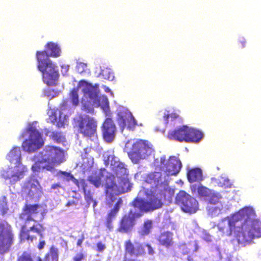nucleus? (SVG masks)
Here are the masks:
<instances>
[{
    "mask_svg": "<svg viewBox=\"0 0 261 261\" xmlns=\"http://www.w3.org/2000/svg\"><path fill=\"white\" fill-rule=\"evenodd\" d=\"M110 89H109V88H108V87H106V89H105V91H106V92L109 91H110Z\"/></svg>",
    "mask_w": 261,
    "mask_h": 261,
    "instance_id": "55",
    "label": "nucleus"
},
{
    "mask_svg": "<svg viewBox=\"0 0 261 261\" xmlns=\"http://www.w3.org/2000/svg\"><path fill=\"white\" fill-rule=\"evenodd\" d=\"M85 258V255L83 253H77L72 258L73 261H82Z\"/></svg>",
    "mask_w": 261,
    "mask_h": 261,
    "instance_id": "47",
    "label": "nucleus"
},
{
    "mask_svg": "<svg viewBox=\"0 0 261 261\" xmlns=\"http://www.w3.org/2000/svg\"><path fill=\"white\" fill-rule=\"evenodd\" d=\"M221 198V196L220 194H214L211 196L209 202L212 204H216L219 202Z\"/></svg>",
    "mask_w": 261,
    "mask_h": 261,
    "instance_id": "45",
    "label": "nucleus"
},
{
    "mask_svg": "<svg viewBox=\"0 0 261 261\" xmlns=\"http://www.w3.org/2000/svg\"><path fill=\"white\" fill-rule=\"evenodd\" d=\"M131 205L134 207L139 208L140 212L146 213L152 211L149 200L144 199L136 198L132 201Z\"/></svg>",
    "mask_w": 261,
    "mask_h": 261,
    "instance_id": "25",
    "label": "nucleus"
},
{
    "mask_svg": "<svg viewBox=\"0 0 261 261\" xmlns=\"http://www.w3.org/2000/svg\"><path fill=\"white\" fill-rule=\"evenodd\" d=\"M178 117V115L174 113L170 112L169 111L165 112L163 118L164 120L166 123H168L169 119L170 118L171 120H174V119L177 118Z\"/></svg>",
    "mask_w": 261,
    "mask_h": 261,
    "instance_id": "43",
    "label": "nucleus"
},
{
    "mask_svg": "<svg viewBox=\"0 0 261 261\" xmlns=\"http://www.w3.org/2000/svg\"><path fill=\"white\" fill-rule=\"evenodd\" d=\"M161 180V174L160 172H153L148 174L145 181L149 184L158 185Z\"/></svg>",
    "mask_w": 261,
    "mask_h": 261,
    "instance_id": "29",
    "label": "nucleus"
},
{
    "mask_svg": "<svg viewBox=\"0 0 261 261\" xmlns=\"http://www.w3.org/2000/svg\"><path fill=\"white\" fill-rule=\"evenodd\" d=\"M7 159L11 163L16 164L17 169L16 171H14L12 168L3 170L1 175L5 179H9L10 184H14L23 178L27 171L26 167L20 165L21 151L19 147H13L8 154Z\"/></svg>",
    "mask_w": 261,
    "mask_h": 261,
    "instance_id": "5",
    "label": "nucleus"
},
{
    "mask_svg": "<svg viewBox=\"0 0 261 261\" xmlns=\"http://www.w3.org/2000/svg\"><path fill=\"white\" fill-rule=\"evenodd\" d=\"M181 208L190 214L196 213L199 208L198 202L185 191H180Z\"/></svg>",
    "mask_w": 261,
    "mask_h": 261,
    "instance_id": "15",
    "label": "nucleus"
},
{
    "mask_svg": "<svg viewBox=\"0 0 261 261\" xmlns=\"http://www.w3.org/2000/svg\"><path fill=\"white\" fill-rule=\"evenodd\" d=\"M203 137V134L200 130L187 125L180 127V142L185 141L186 142H198Z\"/></svg>",
    "mask_w": 261,
    "mask_h": 261,
    "instance_id": "16",
    "label": "nucleus"
},
{
    "mask_svg": "<svg viewBox=\"0 0 261 261\" xmlns=\"http://www.w3.org/2000/svg\"><path fill=\"white\" fill-rule=\"evenodd\" d=\"M168 138L170 140L179 141V128H177L174 130H169L168 133Z\"/></svg>",
    "mask_w": 261,
    "mask_h": 261,
    "instance_id": "40",
    "label": "nucleus"
},
{
    "mask_svg": "<svg viewBox=\"0 0 261 261\" xmlns=\"http://www.w3.org/2000/svg\"><path fill=\"white\" fill-rule=\"evenodd\" d=\"M50 137L52 140L58 143H61L65 140V137L61 132H53Z\"/></svg>",
    "mask_w": 261,
    "mask_h": 261,
    "instance_id": "35",
    "label": "nucleus"
},
{
    "mask_svg": "<svg viewBox=\"0 0 261 261\" xmlns=\"http://www.w3.org/2000/svg\"><path fill=\"white\" fill-rule=\"evenodd\" d=\"M117 121L122 132L125 128L129 130H134L136 126H142L138 124L132 113L126 111H121L117 113Z\"/></svg>",
    "mask_w": 261,
    "mask_h": 261,
    "instance_id": "12",
    "label": "nucleus"
},
{
    "mask_svg": "<svg viewBox=\"0 0 261 261\" xmlns=\"http://www.w3.org/2000/svg\"><path fill=\"white\" fill-rule=\"evenodd\" d=\"M71 181L79 188H81L83 190L87 187V184L86 182V180L84 179H81L80 180H78L75 178L74 176L71 179Z\"/></svg>",
    "mask_w": 261,
    "mask_h": 261,
    "instance_id": "42",
    "label": "nucleus"
},
{
    "mask_svg": "<svg viewBox=\"0 0 261 261\" xmlns=\"http://www.w3.org/2000/svg\"><path fill=\"white\" fill-rule=\"evenodd\" d=\"M78 87L82 88V91L85 96H88L93 100H95L98 96V85L94 86L85 80H81L78 83Z\"/></svg>",
    "mask_w": 261,
    "mask_h": 261,
    "instance_id": "18",
    "label": "nucleus"
},
{
    "mask_svg": "<svg viewBox=\"0 0 261 261\" xmlns=\"http://www.w3.org/2000/svg\"><path fill=\"white\" fill-rule=\"evenodd\" d=\"M123 261H140L139 260L133 258H124Z\"/></svg>",
    "mask_w": 261,
    "mask_h": 261,
    "instance_id": "53",
    "label": "nucleus"
},
{
    "mask_svg": "<svg viewBox=\"0 0 261 261\" xmlns=\"http://www.w3.org/2000/svg\"><path fill=\"white\" fill-rule=\"evenodd\" d=\"M146 195L152 211L162 207L163 205L162 198L165 197L164 192L161 191L156 193L155 192H151L150 193L147 194Z\"/></svg>",
    "mask_w": 261,
    "mask_h": 261,
    "instance_id": "21",
    "label": "nucleus"
},
{
    "mask_svg": "<svg viewBox=\"0 0 261 261\" xmlns=\"http://www.w3.org/2000/svg\"><path fill=\"white\" fill-rule=\"evenodd\" d=\"M64 150L61 148L47 145L39 152V158L32 166L34 172L46 170L50 172L55 171V165L64 161Z\"/></svg>",
    "mask_w": 261,
    "mask_h": 261,
    "instance_id": "4",
    "label": "nucleus"
},
{
    "mask_svg": "<svg viewBox=\"0 0 261 261\" xmlns=\"http://www.w3.org/2000/svg\"><path fill=\"white\" fill-rule=\"evenodd\" d=\"M187 176L190 183L200 182L203 179L202 171L198 167L188 169Z\"/></svg>",
    "mask_w": 261,
    "mask_h": 261,
    "instance_id": "23",
    "label": "nucleus"
},
{
    "mask_svg": "<svg viewBox=\"0 0 261 261\" xmlns=\"http://www.w3.org/2000/svg\"><path fill=\"white\" fill-rule=\"evenodd\" d=\"M74 127L84 137L90 138L96 133L97 123L93 117L86 114H80L74 119Z\"/></svg>",
    "mask_w": 261,
    "mask_h": 261,
    "instance_id": "6",
    "label": "nucleus"
},
{
    "mask_svg": "<svg viewBox=\"0 0 261 261\" xmlns=\"http://www.w3.org/2000/svg\"><path fill=\"white\" fill-rule=\"evenodd\" d=\"M197 192L200 197H206L211 195L210 190L203 186H198Z\"/></svg>",
    "mask_w": 261,
    "mask_h": 261,
    "instance_id": "38",
    "label": "nucleus"
},
{
    "mask_svg": "<svg viewBox=\"0 0 261 261\" xmlns=\"http://www.w3.org/2000/svg\"><path fill=\"white\" fill-rule=\"evenodd\" d=\"M93 105L95 107H100L105 112H107L109 109L108 99L105 95L97 96L96 98L93 100Z\"/></svg>",
    "mask_w": 261,
    "mask_h": 261,
    "instance_id": "27",
    "label": "nucleus"
},
{
    "mask_svg": "<svg viewBox=\"0 0 261 261\" xmlns=\"http://www.w3.org/2000/svg\"><path fill=\"white\" fill-rule=\"evenodd\" d=\"M102 174L94 173L88 176V180L96 188H99L102 184Z\"/></svg>",
    "mask_w": 261,
    "mask_h": 261,
    "instance_id": "30",
    "label": "nucleus"
},
{
    "mask_svg": "<svg viewBox=\"0 0 261 261\" xmlns=\"http://www.w3.org/2000/svg\"><path fill=\"white\" fill-rule=\"evenodd\" d=\"M97 251L98 252H102L106 248V246L101 242H99L96 244Z\"/></svg>",
    "mask_w": 261,
    "mask_h": 261,
    "instance_id": "48",
    "label": "nucleus"
},
{
    "mask_svg": "<svg viewBox=\"0 0 261 261\" xmlns=\"http://www.w3.org/2000/svg\"><path fill=\"white\" fill-rule=\"evenodd\" d=\"M180 168L181 167V164L180 163Z\"/></svg>",
    "mask_w": 261,
    "mask_h": 261,
    "instance_id": "57",
    "label": "nucleus"
},
{
    "mask_svg": "<svg viewBox=\"0 0 261 261\" xmlns=\"http://www.w3.org/2000/svg\"><path fill=\"white\" fill-rule=\"evenodd\" d=\"M21 137L23 138L24 137V135L23 134H22Z\"/></svg>",
    "mask_w": 261,
    "mask_h": 261,
    "instance_id": "56",
    "label": "nucleus"
},
{
    "mask_svg": "<svg viewBox=\"0 0 261 261\" xmlns=\"http://www.w3.org/2000/svg\"><path fill=\"white\" fill-rule=\"evenodd\" d=\"M152 149L147 141L139 140L134 143L128 155L132 161L137 163L141 159H144L151 154Z\"/></svg>",
    "mask_w": 261,
    "mask_h": 261,
    "instance_id": "10",
    "label": "nucleus"
},
{
    "mask_svg": "<svg viewBox=\"0 0 261 261\" xmlns=\"http://www.w3.org/2000/svg\"><path fill=\"white\" fill-rule=\"evenodd\" d=\"M102 134L103 139L108 143L114 140L116 132V125L111 118H107L101 126Z\"/></svg>",
    "mask_w": 261,
    "mask_h": 261,
    "instance_id": "17",
    "label": "nucleus"
},
{
    "mask_svg": "<svg viewBox=\"0 0 261 261\" xmlns=\"http://www.w3.org/2000/svg\"><path fill=\"white\" fill-rule=\"evenodd\" d=\"M58 94L57 91L54 89L48 88L44 89L42 92V97H48L50 99L56 97Z\"/></svg>",
    "mask_w": 261,
    "mask_h": 261,
    "instance_id": "36",
    "label": "nucleus"
},
{
    "mask_svg": "<svg viewBox=\"0 0 261 261\" xmlns=\"http://www.w3.org/2000/svg\"><path fill=\"white\" fill-rule=\"evenodd\" d=\"M173 234L172 232L167 231L161 233L157 238L160 245L166 248H169L173 246Z\"/></svg>",
    "mask_w": 261,
    "mask_h": 261,
    "instance_id": "22",
    "label": "nucleus"
},
{
    "mask_svg": "<svg viewBox=\"0 0 261 261\" xmlns=\"http://www.w3.org/2000/svg\"><path fill=\"white\" fill-rule=\"evenodd\" d=\"M16 261H34V260L31 253L23 251L21 255L17 257Z\"/></svg>",
    "mask_w": 261,
    "mask_h": 261,
    "instance_id": "37",
    "label": "nucleus"
},
{
    "mask_svg": "<svg viewBox=\"0 0 261 261\" xmlns=\"http://www.w3.org/2000/svg\"><path fill=\"white\" fill-rule=\"evenodd\" d=\"M124 251L126 255L130 256L139 257L145 254L144 247L148 249V253L149 255H153L154 251L151 245L146 244L144 245L139 242L134 244L130 240H126L124 243Z\"/></svg>",
    "mask_w": 261,
    "mask_h": 261,
    "instance_id": "11",
    "label": "nucleus"
},
{
    "mask_svg": "<svg viewBox=\"0 0 261 261\" xmlns=\"http://www.w3.org/2000/svg\"><path fill=\"white\" fill-rule=\"evenodd\" d=\"M93 106V103L91 104L90 102H83L82 110L87 113L94 114V109Z\"/></svg>",
    "mask_w": 261,
    "mask_h": 261,
    "instance_id": "39",
    "label": "nucleus"
},
{
    "mask_svg": "<svg viewBox=\"0 0 261 261\" xmlns=\"http://www.w3.org/2000/svg\"><path fill=\"white\" fill-rule=\"evenodd\" d=\"M29 134V138L25 139L22 143L23 150L28 152H33L40 149L44 144L41 134L33 126L27 129Z\"/></svg>",
    "mask_w": 261,
    "mask_h": 261,
    "instance_id": "8",
    "label": "nucleus"
},
{
    "mask_svg": "<svg viewBox=\"0 0 261 261\" xmlns=\"http://www.w3.org/2000/svg\"><path fill=\"white\" fill-rule=\"evenodd\" d=\"M253 215L251 210L248 208H244L228 218V225L229 229L231 231L236 227L237 223L240 222L242 225V230H244V225L246 224L250 219V217Z\"/></svg>",
    "mask_w": 261,
    "mask_h": 261,
    "instance_id": "14",
    "label": "nucleus"
},
{
    "mask_svg": "<svg viewBox=\"0 0 261 261\" xmlns=\"http://www.w3.org/2000/svg\"><path fill=\"white\" fill-rule=\"evenodd\" d=\"M85 239V237L83 234H82L81 238L77 240L76 245L78 247H81L82 244Z\"/></svg>",
    "mask_w": 261,
    "mask_h": 261,
    "instance_id": "50",
    "label": "nucleus"
},
{
    "mask_svg": "<svg viewBox=\"0 0 261 261\" xmlns=\"http://www.w3.org/2000/svg\"><path fill=\"white\" fill-rule=\"evenodd\" d=\"M61 187V186L60 183H56V184H54L51 185V189H56L60 188Z\"/></svg>",
    "mask_w": 261,
    "mask_h": 261,
    "instance_id": "52",
    "label": "nucleus"
},
{
    "mask_svg": "<svg viewBox=\"0 0 261 261\" xmlns=\"http://www.w3.org/2000/svg\"><path fill=\"white\" fill-rule=\"evenodd\" d=\"M152 223L151 220H147L145 221L140 231V235L143 236L148 235L150 232L152 228Z\"/></svg>",
    "mask_w": 261,
    "mask_h": 261,
    "instance_id": "32",
    "label": "nucleus"
},
{
    "mask_svg": "<svg viewBox=\"0 0 261 261\" xmlns=\"http://www.w3.org/2000/svg\"><path fill=\"white\" fill-rule=\"evenodd\" d=\"M142 215L141 213H136L132 210L129 211L127 214L124 215L119 222L118 231L123 233H128L132 230L136 218Z\"/></svg>",
    "mask_w": 261,
    "mask_h": 261,
    "instance_id": "13",
    "label": "nucleus"
},
{
    "mask_svg": "<svg viewBox=\"0 0 261 261\" xmlns=\"http://www.w3.org/2000/svg\"><path fill=\"white\" fill-rule=\"evenodd\" d=\"M77 204V201H75L74 200H70L68 201L67 203L66 204V205L67 206H69L71 205H76Z\"/></svg>",
    "mask_w": 261,
    "mask_h": 261,
    "instance_id": "51",
    "label": "nucleus"
},
{
    "mask_svg": "<svg viewBox=\"0 0 261 261\" xmlns=\"http://www.w3.org/2000/svg\"><path fill=\"white\" fill-rule=\"evenodd\" d=\"M177 161L174 157H170L166 165V170L169 174H173L177 172L176 163Z\"/></svg>",
    "mask_w": 261,
    "mask_h": 261,
    "instance_id": "31",
    "label": "nucleus"
},
{
    "mask_svg": "<svg viewBox=\"0 0 261 261\" xmlns=\"http://www.w3.org/2000/svg\"><path fill=\"white\" fill-rule=\"evenodd\" d=\"M122 199L121 198H118L113 208L110 211L106 216L105 224L107 228L110 230L113 228V221L115 219L116 215L122 205Z\"/></svg>",
    "mask_w": 261,
    "mask_h": 261,
    "instance_id": "19",
    "label": "nucleus"
},
{
    "mask_svg": "<svg viewBox=\"0 0 261 261\" xmlns=\"http://www.w3.org/2000/svg\"><path fill=\"white\" fill-rule=\"evenodd\" d=\"M100 74L102 76L103 79L109 81H112L114 78L113 73L108 68L102 69L100 71Z\"/></svg>",
    "mask_w": 261,
    "mask_h": 261,
    "instance_id": "41",
    "label": "nucleus"
},
{
    "mask_svg": "<svg viewBox=\"0 0 261 261\" xmlns=\"http://www.w3.org/2000/svg\"><path fill=\"white\" fill-rule=\"evenodd\" d=\"M59 173L62 175H63L65 178V179L69 181L70 180H71V179L73 178V175L71 174V173L70 172H66V171H60L59 172Z\"/></svg>",
    "mask_w": 261,
    "mask_h": 261,
    "instance_id": "46",
    "label": "nucleus"
},
{
    "mask_svg": "<svg viewBox=\"0 0 261 261\" xmlns=\"http://www.w3.org/2000/svg\"><path fill=\"white\" fill-rule=\"evenodd\" d=\"M243 227L244 230L238 231L236 236L239 243H244L254 238L261 237V221L248 219Z\"/></svg>",
    "mask_w": 261,
    "mask_h": 261,
    "instance_id": "7",
    "label": "nucleus"
},
{
    "mask_svg": "<svg viewBox=\"0 0 261 261\" xmlns=\"http://www.w3.org/2000/svg\"><path fill=\"white\" fill-rule=\"evenodd\" d=\"M57 126L58 127H61L64 126V123L63 122H58L57 124Z\"/></svg>",
    "mask_w": 261,
    "mask_h": 261,
    "instance_id": "54",
    "label": "nucleus"
},
{
    "mask_svg": "<svg viewBox=\"0 0 261 261\" xmlns=\"http://www.w3.org/2000/svg\"><path fill=\"white\" fill-rule=\"evenodd\" d=\"M14 240V236L11 225L5 221L0 222V254L8 252Z\"/></svg>",
    "mask_w": 261,
    "mask_h": 261,
    "instance_id": "9",
    "label": "nucleus"
},
{
    "mask_svg": "<svg viewBox=\"0 0 261 261\" xmlns=\"http://www.w3.org/2000/svg\"><path fill=\"white\" fill-rule=\"evenodd\" d=\"M246 44V40L244 38H240L238 41V45L239 47L243 48L245 47Z\"/></svg>",
    "mask_w": 261,
    "mask_h": 261,
    "instance_id": "49",
    "label": "nucleus"
},
{
    "mask_svg": "<svg viewBox=\"0 0 261 261\" xmlns=\"http://www.w3.org/2000/svg\"><path fill=\"white\" fill-rule=\"evenodd\" d=\"M115 176L112 173L108 174L105 177V192L111 200V204L115 200V195H119L130 190V185L128 178V171L124 164L120 163L115 168Z\"/></svg>",
    "mask_w": 261,
    "mask_h": 261,
    "instance_id": "3",
    "label": "nucleus"
},
{
    "mask_svg": "<svg viewBox=\"0 0 261 261\" xmlns=\"http://www.w3.org/2000/svg\"><path fill=\"white\" fill-rule=\"evenodd\" d=\"M198 248V245L195 242H190L187 244L180 245V252L183 254H188L192 252H196Z\"/></svg>",
    "mask_w": 261,
    "mask_h": 261,
    "instance_id": "28",
    "label": "nucleus"
},
{
    "mask_svg": "<svg viewBox=\"0 0 261 261\" xmlns=\"http://www.w3.org/2000/svg\"><path fill=\"white\" fill-rule=\"evenodd\" d=\"M45 48L46 50L36 52L37 67L42 73L43 82L48 86H53L56 84L59 75L57 66L50 61L48 57H59L61 51L58 45L52 42L47 43Z\"/></svg>",
    "mask_w": 261,
    "mask_h": 261,
    "instance_id": "2",
    "label": "nucleus"
},
{
    "mask_svg": "<svg viewBox=\"0 0 261 261\" xmlns=\"http://www.w3.org/2000/svg\"><path fill=\"white\" fill-rule=\"evenodd\" d=\"M46 213V210L43 208L41 204L37 203L24 204L22 207V212L19 215V218L23 222L19 233L20 242L33 243L34 241L37 240V237L32 233H36L40 238L37 248L41 250L44 248L46 243L42 239L44 237L46 227L43 223L35 220V217L40 214L42 216L41 219L42 220Z\"/></svg>",
    "mask_w": 261,
    "mask_h": 261,
    "instance_id": "1",
    "label": "nucleus"
},
{
    "mask_svg": "<svg viewBox=\"0 0 261 261\" xmlns=\"http://www.w3.org/2000/svg\"><path fill=\"white\" fill-rule=\"evenodd\" d=\"M87 67V65L86 64L83 62H80L77 63L76 68L79 73H82L86 71Z\"/></svg>",
    "mask_w": 261,
    "mask_h": 261,
    "instance_id": "44",
    "label": "nucleus"
},
{
    "mask_svg": "<svg viewBox=\"0 0 261 261\" xmlns=\"http://www.w3.org/2000/svg\"><path fill=\"white\" fill-rule=\"evenodd\" d=\"M22 188L31 196H34L40 191L38 182L33 179H31L25 182Z\"/></svg>",
    "mask_w": 261,
    "mask_h": 261,
    "instance_id": "24",
    "label": "nucleus"
},
{
    "mask_svg": "<svg viewBox=\"0 0 261 261\" xmlns=\"http://www.w3.org/2000/svg\"><path fill=\"white\" fill-rule=\"evenodd\" d=\"M9 210L6 197L4 196L0 198V212L2 215L6 214Z\"/></svg>",
    "mask_w": 261,
    "mask_h": 261,
    "instance_id": "34",
    "label": "nucleus"
},
{
    "mask_svg": "<svg viewBox=\"0 0 261 261\" xmlns=\"http://www.w3.org/2000/svg\"><path fill=\"white\" fill-rule=\"evenodd\" d=\"M83 190L84 198L87 202V205L89 206L92 203H93V206L94 207L97 204V202L93 198L92 193L89 190H87V188L84 189Z\"/></svg>",
    "mask_w": 261,
    "mask_h": 261,
    "instance_id": "33",
    "label": "nucleus"
},
{
    "mask_svg": "<svg viewBox=\"0 0 261 261\" xmlns=\"http://www.w3.org/2000/svg\"><path fill=\"white\" fill-rule=\"evenodd\" d=\"M50 257L51 261H58L59 260L58 249L54 246H51L49 250V252L45 254L44 260L40 256H37L36 257V261H49Z\"/></svg>",
    "mask_w": 261,
    "mask_h": 261,
    "instance_id": "26",
    "label": "nucleus"
},
{
    "mask_svg": "<svg viewBox=\"0 0 261 261\" xmlns=\"http://www.w3.org/2000/svg\"><path fill=\"white\" fill-rule=\"evenodd\" d=\"M78 86L76 88H72L68 93V99L64 100L61 104L60 108L62 110H64L68 105L69 101L72 106L77 107L80 103Z\"/></svg>",
    "mask_w": 261,
    "mask_h": 261,
    "instance_id": "20",
    "label": "nucleus"
}]
</instances>
